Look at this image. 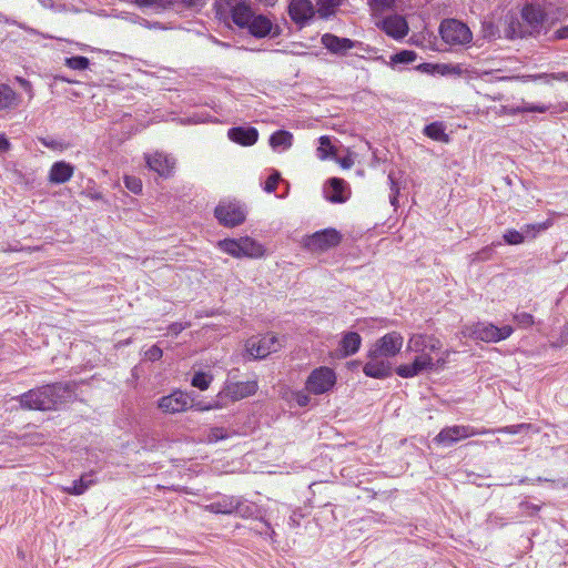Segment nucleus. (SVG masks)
<instances>
[{
	"instance_id": "1",
	"label": "nucleus",
	"mask_w": 568,
	"mask_h": 568,
	"mask_svg": "<svg viewBox=\"0 0 568 568\" xmlns=\"http://www.w3.org/2000/svg\"><path fill=\"white\" fill-rule=\"evenodd\" d=\"M69 394L68 385L55 383L30 389L18 397L21 406L27 409L50 410L62 403Z\"/></svg>"
},
{
	"instance_id": "2",
	"label": "nucleus",
	"mask_w": 568,
	"mask_h": 568,
	"mask_svg": "<svg viewBox=\"0 0 568 568\" xmlns=\"http://www.w3.org/2000/svg\"><path fill=\"white\" fill-rule=\"evenodd\" d=\"M214 9L219 20L239 28L247 23L248 11L252 9L250 0H215Z\"/></svg>"
},
{
	"instance_id": "3",
	"label": "nucleus",
	"mask_w": 568,
	"mask_h": 568,
	"mask_svg": "<svg viewBox=\"0 0 568 568\" xmlns=\"http://www.w3.org/2000/svg\"><path fill=\"white\" fill-rule=\"evenodd\" d=\"M217 246L224 253L236 258H258L264 254L263 246L258 242L248 236L240 237L239 240L225 239L219 241Z\"/></svg>"
},
{
	"instance_id": "4",
	"label": "nucleus",
	"mask_w": 568,
	"mask_h": 568,
	"mask_svg": "<svg viewBox=\"0 0 568 568\" xmlns=\"http://www.w3.org/2000/svg\"><path fill=\"white\" fill-rule=\"evenodd\" d=\"M514 333V328L510 325L497 327L491 323H476L471 326H467L464 331V335L476 341H483L486 343H497L508 338Z\"/></svg>"
},
{
	"instance_id": "5",
	"label": "nucleus",
	"mask_w": 568,
	"mask_h": 568,
	"mask_svg": "<svg viewBox=\"0 0 568 568\" xmlns=\"http://www.w3.org/2000/svg\"><path fill=\"white\" fill-rule=\"evenodd\" d=\"M430 353L429 351L416 353L417 355L410 364H403L396 368V374L403 378H412L425 371H436L437 367L445 364L444 357L434 359Z\"/></svg>"
},
{
	"instance_id": "6",
	"label": "nucleus",
	"mask_w": 568,
	"mask_h": 568,
	"mask_svg": "<svg viewBox=\"0 0 568 568\" xmlns=\"http://www.w3.org/2000/svg\"><path fill=\"white\" fill-rule=\"evenodd\" d=\"M430 353L429 351L416 353L417 355L410 364H403L396 368V374L403 378H412L425 371H436L437 367L445 364L444 357L434 359Z\"/></svg>"
},
{
	"instance_id": "7",
	"label": "nucleus",
	"mask_w": 568,
	"mask_h": 568,
	"mask_svg": "<svg viewBox=\"0 0 568 568\" xmlns=\"http://www.w3.org/2000/svg\"><path fill=\"white\" fill-rule=\"evenodd\" d=\"M336 373L333 368L321 366L311 372L306 382L305 390L313 395H323L333 389L336 384Z\"/></svg>"
},
{
	"instance_id": "8",
	"label": "nucleus",
	"mask_w": 568,
	"mask_h": 568,
	"mask_svg": "<svg viewBox=\"0 0 568 568\" xmlns=\"http://www.w3.org/2000/svg\"><path fill=\"white\" fill-rule=\"evenodd\" d=\"M494 429L475 428L473 426L455 425L443 428L434 438V442L443 446H452L453 444L476 435L491 434Z\"/></svg>"
},
{
	"instance_id": "9",
	"label": "nucleus",
	"mask_w": 568,
	"mask_h": 568,
	"mask_svg": "<svg viewBox=\"0 0 568 568\" xmlns=\"http://www.w3.org/2000/svg\"><path fill=\"white\" fill-rule=\"evenodd\" d=\"M442 39L449 45H464L471 41L473 34L467 24L456 19H447L440 23Z\"/></svg>"
},
{
	"instance_id": "10",
	"label": "nucleus",
	"mask_w": 568,
	"mask_h": 568,
	"mask_svg": "<svg viewBox=\"0 0 568 568\" xmlns=\"http://www.w3.org/2000/svg\"><path fill=\"white\" fill-rule=\"evenodd\" d=\"M342 241L341 233L335 229L317 231L304 240V245L312 252H324L337 246Z\"/></svg>"
},
{
	"instance_id": "11",
	"label": "nucleus",
	"mask_w": 568,
	"mask_h": 568,
	"mask_svg": "<svg viewBox=\"0 0 568 568\" xmlns=\"http://www.w3.org/2000/svg\"><path fill=\"white\" fill-rule=\"evenodd\" d=\"M245 347L252 358L262 359L271 353L277 352L281 347V343L274 335H264L248 338Z\"/></svg>"
},
{
	"instance_id": "12",
	"label": "nucleus",
	"mask_w": 568,
	"mask_h": 568,
	"mask_svg": "<svg viewBox=\"0 0 568 568\" xmlns=\"http://www.w3.org/2000/svg\"><path fill=\"white\" fill-rule=\"evenodd\" d=\"M214 214L219 222L227 227L240 225L245 221V211L237 202L221 201Z\"/></svg>"
},
{
	"instance_id": "13",
	"label": "nucleus",
	"mask_w": 568,
	"mask_h": 568,
	"mask_svg": "<svg viewBox=\"0 0 568 568\" xmlns=\"http://www.w3.org/2000/svg\"><path fill=\"white\" fill-rule=\"evenodd\" d=\"M193 399L187 393L174 390L168 396L159 399L158 407L168 414H176L193 407Z\"/></svg>"
},
{
	"instance_id": "14",
	"label": "nucleus",
	"mask_w": 568,
	"mask_h": 568,
	"mask_svg": "<svg viewBox=\"0 0 568 568\" xmlns=\"http://www.w3.org/2000/svg\"><path fill=\"white\" fill-rule=\"evenodd\" d=\"M363 372L367 377L384 379L392 375V364L389 359L377 353H373L369 348Z\"/></svg>"
},
{
	"instance_id": "15",
	"label": "nucleus",
	"mask_w": 568,
	"mask_h": 568,
	"mask_svg": "<svg viewBox=\"0 0 568 568\" xmlns=\"http://www.w3.org/2000/svg\"><path fill=\"white\" fill-rule=\"evenodd\" d=\"M404 343V337L398 332H390L378 338L371 347L373 353H377L387 359L396 356Z\"/></svg>"
},
{
	"instance_id": "16",
	"label": "nucleus",
	"mask_w": 568,
	"mask_h": 568,
	"mask_svg": "<svg viewBox=\"0 0 568 568\" xmlns=\"http://www.w3.org/2000/svg\"><path fill=\"white\" fill-rule=\"evenodd\" d=\"M257 390V383L255 381L248 382H230L227 381L219 393V397L229 398L233 402L243 399L247 396L255 394Z\"/></svg>"
},
{
	"instance_id": "17",
	"label": "nucleus",
	"mask_w": 568,
	"mask_h": 568,
	"mask_svg": "<svg viewBox=\"0 0 568 568\" xmlns=\"http://www.w3.org/2000/svg\"><path fill=\"white\" fill-rule=\"evenodd\" d=\"M520 17L527 36L539 33L545 21V12L539 6L526 4L521 10Z\"/></svg>"
},
{
	"instance_id": "18",
	"label": "nucleus",
	"mask_w": 568,
	"mask_h": 568,
	"mask_svg": "<svg viewBox=\"0 0 568 568\" xmlns=\"http://www.w3.org/2000/svg\"><path fill=\"white\" fill-rule=\"evenodd\" d=\"M288 14L296 24L304 27L315 16V9L311 0H292Z\"/></svg>"
},
{
	"instance_id": "19",
	"label": "nucleus",
	"mask_w": 568,
	"mask_h": 568,
	"mask_svg": "<svg viewBox=\"0 0 568 568\" xmlns=\"http://www.w3.org/2000/svg\"><path fill=\"white\" fill-rule=\"evenodd\" d=\"M321 42L331 53L337 55H345L349 50L359 44L357 41H353L348 38H339L333 33L323 34Z\"/></svg>"
},
{
	"instance_id": "20",
	"label": "nucleus",
	"mask_w": 568,
	"mask_h": 568,
	"mask_svg": "<svg viewBox=\"0 0 568 568\" xmlns=\"http://www.w3.org/2000/svg\"><path fill=\"white\" fill-rule=\"evenodd\" d=\"M442 348L440 341L434 335L426 334H413L407 343V351L419 353V352H437Z\"/></svg>"
},
{
	"instance_id": "21",
	"label": "nucleus",
	"mask_w": 568,
	"mask_h": 568,
	"mask_svg": "<svg viewBox=\"0 0 568 568\" xmlns=\"http://www.w3.org/2000/svg\"><path fill=\"white\" fill-rule=\"evenodd\" d=\"M243 28H247L248 32L255 38H264L271 34L273 23L267 17L255 14L251 9L248 11L247 23L244 24Z\"/></svg>"
},
{
	"instance_id": "22",
	"label": "nucleus",
	"mask_w": 568,
	"mask_h": 568,
	"mask_svg": "<svg viewBox=\"0 0 568 568\" xmlns=\"http://www.w3.org/2000/svg\"><path fill=\"white\" fill-rule=\"evenodd\" d=\"M377 26L394 39H402L408 32L406 20L397 14L388 16L377 22Z\"/></svg>"
},
{
	"instance_id": "23",
	"label": "nucleus",
	"mask_w": 568,
	"mask_h": 568,
	"mask_svg": "<svg viewBox=\"0 0 568 568\" xmlns=\"http://www.w3.org/2000/svg\"><path fill=\"white\" fill-rule=\"evenodd\" d=\"M324 193L327 201L332 203H344L349 196V189L343 179L332 178L327 181Z\"/></svg>"
},
{
	"instance_id": "24",
	"label": "nucleus",
	"mask_w": 568,
	"mask_h": 568,
	"mask_svg": "<svg viewBox=\"0 0 568 568\" xmlns=\"http://www.w3.org/2000/svg\"><path fill=\"white\" fill-rule=\"evenodd\" d=\"M145 159L149 169L161 176H169L175 164L174 159L159 152L146 155Z\"/></svg>"
},
{
	"instance_id": "25",
	"label": "nucleus",
	"mask_w": 568,
	"mask_h": 568,
	"mask_svg": "<svg viewBox=\"0 0 568 568\" xmlns=\"http://www.w3.org/2000/svg\"><path fill=\"white\" fill-rule=\"evenodd\" d=\"M227 136L235 143L250 146L257 141L258 132L253 126H236L227 131Z\"/></svg>"
},
{
	"instance_id": "26",
	"label": "nucleus",
	"mask_w": 568,
	"mask_h": 568,
	"mask_svg": "<svg viewBox=\"0 0 568 568\" xmlns=\"http://www.w3.org/2000/svg\"><path fill=\"white\" fill-rule=\"evenodd\" d=\"M73 172V165L64 161H58L50 169L49 181L53 184L65 183L72 178Z\"/></svg>"
},
{
	"instance_id": "27",
	"label": "nucleus",
	"mask_w": 568,
	"mask_h": 568,
	"mask_svg": "<svg viewBox=\"0 0 568 568\" xmlns=\"http://www.w3.org/2000/svg\"><path fill=\"white\" fill-rule=\"evenodd\" d=\"M239 505V497L235 496H221L217 500L212 501L205 506V509L214 514L230 515L234 513Z\"/></svg>"
},
{
	"instance_id": "28",
	"label": "nucleus",
	"mask_w": 568,
	"mask_h": 568,
	"mask_svg": "<svg viewBox=\"0 0 568 568\" xmlns=\"http://www.w3.org/2000/svg\"><path fill=\"white\" fill-rule=\"evenodd\" d=\"M94 484V471H90L83 474L79 479L73 480L71 486L62 487V490L70 495L80 496L84 494Z\"/></svg>"
},
{
	"instance_id": "29",
	"label": "nucleus",
	"mask_w": 568,
	"mask_h": 568,
	"mask_svg": "<svg viewBox=\"0 0 568 568\" xmlns=\"http://www.w3.org/2000/svg\"><path fill=\"white\" fill-rule=\"evenodd\" d=\"M505 37L508 39L525 38L527 31H525L521 20L514 13H507L505 17Z\"/></svg>"
},
{
	"instance_id": "30",
	"label": "nucleus",
	"mask_w": 568,
	"mask_h": 568,
	"mask_svg": "<svg viewBox=\"0 0 568 568\" xmlns=\"http://www.w3.org/2000/svg\"><path fill=\"white\" fill-rule=\"evenodd\" d=\"M362 344V337L356 332H348L344 334L341 343L339 351L342 353V357L351 356L359 349Z\"/></svg>"
},
{
	"instance_id": "31",
	"label": "nucleus",
	"mask_w": 568,
	"mask_h": 568,
	"mask_svg": "<svg viewBox=\"0 0 568 568\" xmlns=\"http://www.w3.org/2000/svg\"><path fill=\"white\" fill-rule=\"evenodd\" d=\"M293 134L288 131L280 130L274 132L270 138V145L274 149L287 150L292 146Z\"/></svg>"
},
{
	"instance_id": "32",
	"label": "nucleus",
	"mask_w": 568,
	"mask_h": 568,
	"mask_svg": "<svg viewBox=\"0 0 568 568\" xmlns=\"http://www.w3.org/2000/svg\"><path fill=\"white\" fill-rule=\"evenodd\" d=\"M17 93L7 84L0 85V111L17 105Z\"/></svg>"
},
{
	"instance_id": "33",
	"label": "nucleus",
	"mask_w": 568,
	"mask_h": 568,
	"mask_svg": "<svg viewBox=\"0 0 568 568\" xmlns=\"http://www.w3.org/2000/svg\"><path fill=\"white\" fill-rule=\"evenodd\" d=\"M424 133L432 140L447 142L448 135L445 133V126L442 122H433L424 128Z\"/></svg>"
},
{
	"instance_id": "34",
	"label": "nucleus",
	"mask_w": 568,
	"mask_h": 568,
	"mask_svg": "<svg viewBox=\"0 0 568 568\" xmlns=\"http://www.w3.org/2000/svg\"><path fill=\"white\" fill-rule=\"evenodd\" d=\"M320 145L316 149V155L320 160L324 161L329 156L335 155L336 149L331 143V139L327 135H323L318 139Z\"/></svg>"
},
{
	"instance_id": "35",
	"label": "nucleus",
	"mask_w": 568,
	"mask_h": 568,
	"mask_svg": "<svg viewBox=\"0 0 568 568\" xmlns=\"http://www.w3.org/2000/svg\"><path fill=\"white\" fill-rule=\"evenodd\" d=\"M343 0H317L318 14L322 18H328L334 14Z\"/></svg>"
},
{
	"instance_id": "36",
	"label": "nucleus",
	"mask_w": 568,
	"mask_h": 568,
	"mask_svg": "<svg viewBox=\"0 0 568 568\" xmlns=\"http://www.w3.org/2000/svg\"><path fill=\"white\" fill-rule=\"evenodd\" d=\"M212 381L213 376L211 374L204 372H196L192 377L191 385L201 390H205L210 387Z\"/></svg>"
},
{
	"instance_id": "37",
	"label": "nucleus",
	"mask_w": 568,
	"mask_h": 568,
	"mask_svg": "<svg viewBox=\"0 0 568 568\" xmlns=\"http://www.w3.org/2000/svg\"><path fill=\"white\" fill-rule=\"evenodd\" d=\"M550 222L537 223V224H526L521 227L520 232L525 234L526 239H535L538 233L545 231L549 227Z\"/></svg>"
},
{
	"instance_id": "38",
	"label": "nucleus",
	"mask_w": 568,
	"mask_h": 568,
	"mask_svg": "<svg viewBox=\"0 0 568 568\" xmlns=\"http://www.w3.org/2000/svg\"><path fill=\"white\" fill-rule=\"evenodd\" d=\"M234 513L244 518L252 517L256 513V506L243 500L242 497H239V505L236 506Z\"/></svg>"
},
{
	"instance_id": "39",
	"label": "nucleus",
	"mask_w": 568,
	"mask_h": 568,
	"mask_svg": "<svg viewBox=\"0 0 568 568\" xmlns=\"http://www.w3.org/2000/svg\"><path fill=\"white\" fill-rule=\"evenodd\" d=\"M65 65L72 70H85L89 68L90 61L85 57L77 55L67 58Z\"/></svg>"
},
{
	"instance_id": "40",
	"label": "nucleus",
	"mask_w": 568,
	"mask_h": 568,
	"mask_svg": "<svg viewBox=\"0 0 568 568\" xmlns=\"http://www.w3.org/2000/svg\"><path fill=\"white\" fill-rule=\"evenodd\" d=\"M549 110L548 105L545 104H531V103H524L521 106H517L516 109L511 110V113H525V112H538L544 113Z\"/></svg>"
},
{
	"instance_id": "41",
	"label": "nucleus",
	"mask_w": 568,
	"mask_h": 568,
	"mask_svg": "<svg viewBox=\"0 0 568 568\" xmlns=\"http://www.w3.org/2000/svg\"><path fill=\"white\" fill-rule=\"evenodd\" d=\"M503 237L509 245H518L525 241V234L517 230H507Z\"/></svg>"
},
{
	"instance_id": "42",
	"label": "nucleus",
	"mask_w": 568,
	"mask_h": 568,
	"mask_svg": "<svg viewBox=\"0 0 568 568\" xmlns=\"http://www.w3.org/2000/svg\"><path fill=\"white\" fill-rule=\"evenodd\" d=\"M481 32L486 39H495L496 37H499L498 27L493 20H484L481 22Z\"/></svg>"
},
{
	"instance_id": "43",
	"label": "nucleus",
	"mask_w": 568,
	"mask_h": 568,
	"mask_svg": "<svg viewBox=\"0 0 568 568\" xmlns=\"http://www.w3.org/2000/svg\"><path fill=\"white\" fill-rule=\"evenodd\" d=\"M416 53L410 50H403L392 57L394 63H410L416 60Z\"/></svg>"
},
{
	"instance_id": "44",
	"label": "nucleus",
	"mask_w": 568,
	"mask_h": 568,
	"mask_svg": "<svg viewBox=\"0 0 568 568\" xmlns=\"http://www.w3.org/2000/svg\"><path fill=\"white\" fill-rule=\"evenodd\" d=\"M535 80H544L546 83H549L550 80H557V81H568V72H558V73H540L532 77Z\"/></svg>"
},
{
	"instance_id": "45",
	"label": "nucleus",
	"mask_w": 568,
	"mask_h": 568,
	"mask_svg": "<svg viewBox=\"0 0 568 568\" xmlns=\"http://www.w3.org/2000/svg\"><path fill=\"white\" fill-rule=\"evenodd\" d=\"M124 184L128 190L138 194L142 191V182L135 176H124Z\"/></svg>"
},
{
	"instance_id": "46",
	"label": "nucleus",
	"mask_w": 568,
	"mask_h": 568,
	"mask_svg": "<svg viewBox=\"0 0 568 568\" xmlns=\"http://www.w3.org/2000/svg\"><path fill=\"white\" fill-rule=\"evenodd\" d=\"M253 529L260 535H268L272 540H274V536L276 535L271 525L265 520H260Z\"/></svg>"
},
{
	"instance_id": "47",
	"label": "nucleus",
	"mask_w": 568,
	"mask_h": 568,
	"mask_svg": "<svg viewBox=\"0 0 568 568\" xmlns=\"http://www.w3.org/2000/svg\"><path fill=\"white\" fill-rule=\"evenodd\" d=\"M388 180L390 183V191H392V193L389 195V201L393 206H396L398 203L399 186L397 185L394 174L392 172L388 174Z\"/></svg>"
},
{
	"instance_id": "48",
	"label": "nucleus",
	"mask_w": 568,
	"mask_h": 568,
	"mask_svg": "<svg viewBox=\"0 0 568 568\" xmlns=\"http://www.w3.org/2000/svg\"><path fill=\"white\" fill-rule=\"evenodd\" d=\"M514 321L520 326V327H528L534 324V316L529 313H519L514 316Z\"/></svg>"
},
{
	"instance_id": "49",
	"label": "nucleus",
	"mask_w": 568,
	"mask_h": 568,
	"mask_svg": "<svg viewBox=\"0 0 568 568\" xmlns=\"http://www.w3.org/2000/svg\"><path fill=\"white\" fill-rule=\"evenodd\" d=\"M227 437L226 430L222 427L211 428L207 439L210 443H215Z\"/></svg>"
},
{
	"instance_id": "50",
	"label": "nucleus",
	"mask_w": 568,
	"mask_h": 568,
	"mask_svg": "<svg viewBox=\"0 0 568 568\" xmlns=\"http://www.w3.org/2000/svg\"><path fill=\"white\" fill-rule=\"evenodd\" d=\"M135 2L140 7H150V6L156 4L163 9L171 8V6H172L171 0H135Z\"/></svg>"
},
{
	"instance_id": "51",
	"label": "nucleus",
	"mask_w": 568,
	"mask_h": 568,
	"mask_svg": "<svg viewBox=\"0 0 568 568\" xmlns=\"http://www.w3.org/2000/svg\"><path fill=\"white\" fill-rule=\"evenodd\" d=\"M280 179L281 175L278 172H274L273 174H271L265 182L264 191L267 193L274 192L276 190Z\"/></svg>"
},
{
	"instance_id": "52",
	"label": "nucleus",
	"mask_w": 568,
	"mask_h": 568,
	"mask_svg": "<svg viewBox=\"0 0 568 568\" xmlns=\"http://www.w3.org/2000/svg\"><path fill=\"white\" fill-rule=\"evenodd\" d=\"M293 399L301 407L307 406L311 402L310 395L307 393H305L304 390H298V392L294 393Z\"/></svg>"
},
{
	"instance_id": "53",
	"label": "nucleus",
	"mask_w": 568,
	"mask_h": 568,
	"mask_svg": "<svg viewBox=\"0 0 568 568\" xmlns=\"http://www.w3.org/2000/svg\"><path fill=\"white\" fill-rule=\"evenodd\" d=\"M144 355L149 361L155 362L162 357L163 352L159 346L153 345L148 351H145Z\"/></svg>"
},
{
	"instance_id": "54",
	"label": "nucleus",
	"mask_w": 568,
	"mask_h": 568,
	"mask_svg": "<svg viewBox=\"0 0 568 568\" xmlns=\"http://www.w3.org/2000/svg\"><path fill=\"white\" fill-rule=\"evenodd\" d=\"M394 2L395 0H369V4L375 11L389 9Z\"/></svg>"
},
{
	"instance_id": "55",
	"label": "nucleus",
	"mask_w": 568,
	"mask_h": 568,
	"mask_svg": "<svg viewBox=\"0 0 568 568\" xmlns=\"http://www.w3.org/2000/svg\"><path fill=\"white\" fill-rule=\"evenodd\" d=\"M526 427H529V425L519 424V425L501 427L497 430H494L493 433L499 432V433H508V434H518L523 428H526Z\"/></svg>"
},
{
	"instance_id": "56",
	"label": "nucleus",
	"mask_w": 568,
	"mask_h": 568,
	"mask_svg": "<svg viewBox=\"0 0 568 568\" xmlns=\"http://www.w3.org/2000/svg\"><path fill=\"white\" fill-rule=\"evenodd\" d=\"M189 323H179V322H175V323H172L168 329H169V333L172 334V335H179L182 331H184L186 327H189Z\"/></svg>"
},
{
	"instance_id": "57",
	"label": "nucleus",
	"mask_w": 568,
	"mask_h": 568,
	"mask_svg": "<svg viewBox=\"0 0 568 568\" xmlns=\"http://www.w3.org/2000/svg\"><path fill=\"white\" fill-rule=\"evenodd\" d=\"M16 80L20 84V87L29 94V97L32 98L33 91L31 82L21 77H17Z\"/></svg>"
},
{
	"instance_id": "58",
	"label": "nucleus",
	"mask_w": 568,
	"mask_h": 568,
	"mask_svg": "<svg viewBox=\"0 0 568 568\" xmlns=\"http://www.w3.org/2000/svg\"><path fill=\"white\" fill-rule=\"evenodd\" d=\"M11 146V143L4 134H0V152H7Z\"/></svg>"
},
{
	"instance_id": "59",
	"label": "nucleus",
	"mask_w": 568,
	"mask_h": 568,
	"mask_svg": "<svg viewBox=\"0 0 568 568\" xmlns=\"http://www.w3.org/2000/svg\"><path fill=\"white\" fill-rule=\"evenodd\" d=\"M196 407V409L199 410H210V409H214V408H217L219 405L217 404H209V405H200V404H196L194 405Z\"/></svg>"
},
{
	"instance_id": "60",
	"label": "nucleus",
	"mask_w": 568,
	"mask_h": 568,
	"mask_svg": "<svg viewBox=\"0 0 568 568\" xmlns=\"http://www.w3.org/2000/svg\"><path fill=\"white\" fill-rule=\"evenodd\" d=\"M339 164L342 165V168L348 169V168L352 166L353 161L351 159H348V158H344V159L339 160Z\"/></svg>"
},
{
	"instance_id": "61",
	"label": "nucleus",
	"mask_w": 568,
	"mask_h": 568,
	"mask_svg": "<svg viewBox=\"0 0 568 568\" xmlns=\"http://www.w3.org/2000/svg\"><path fill=\"white\" fill-rule=\"evenodd\" d=\"M493 253V248L490 246H486L481 250V252L478 253V255H484V257L490 256Z\"/></svg>"
},
{
	"instance_id": "62",
	"label": "nucleus",
	"mask_w": 568,
	"mask_h": 568,
	"mask_svg": "<svg viewBox=\"0 0 568 568\" xmlns=\"http://www.w3.org/2000/svg\"><path fill=\"white\" fill-rule=\"evenodd\" d=\"M559 38H562V39H568V26L567 27H564L561 28L559 31Z\"/></svg>"
},
{
	"instance_id": "63",
	"label": "nucleus",
	"mask_w": 568,
	"mask_h": 568,
	"mask_svg": "<svg viewBox=\"0 0 568 568\" xmlns=\"http://www.w3.org/2000/svg\"><path fill=\"white\" fill-rule=\"evenodd\" d=\"M41 143L44 145V146H48V148H54L55 146V142L54 141H48L47 139H40Z\"/></svg>"
},
{
	"instance_id": "64",
	"label": "nucleus",
	"mask_w": 568,
	"mask_h": 568,
	"mask_svg": "<svg viewBox=\"0 0 568 568\" xmlns=\"http://www.w3.org/2000/svg\"><path fill=\"white\" fill-rule=\"evenodd\" d=\"M288 524H290L292 527L298 526V523H297V520L295 519V516H294V515H292V516L290 517V523H288Z\"/></svg>"
}]
</instances>
